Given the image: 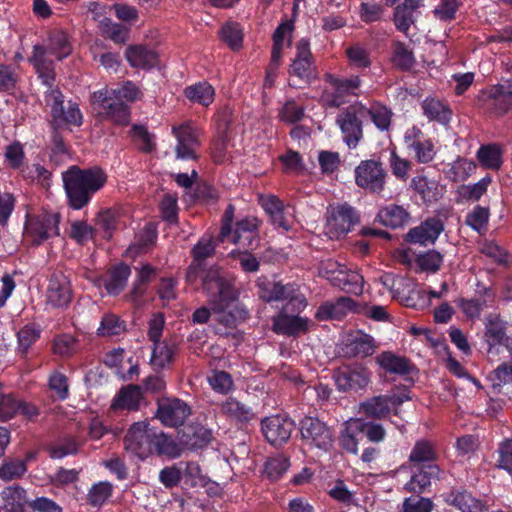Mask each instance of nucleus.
Listing matches in <instances>:
<instances>
[{
  "mask_svg": "<svg viewBox=\"0 0 512 512\" xmlns=\"http://www.w3.org/2000/svg\"><path fill=\"white\" fill-rule=\"evenodd\" d=\"M202 290L207 303L214 313H224L232 309L220 320L227 327L249 318V310L239 304L240 290L236 287V278L223 268L213 265L202 276Z\"/></svg>",
  "mask_w": 512,
  "mask_h": 512,
  "instance_id": "nucleus-1",
  "label": "nucleus"
},
{
  "mask_svg": "<svg viewBox=\"0 0 512 512\" xmlns=\"http://www.w3.org/2000/svg\"><path fill=\"white\" fill-rule=\"evenodd\" d=\"M108 176L100 166L81 168L70 166L62 172L67 205L73 210L87 207L93 196L107 183Z\"/></svg>",
  "mask_w": 512,
  "mask_h": 512,
  "instance_id": "nucleus-2",
  "label": "nucleus"
},
{
  "mask_svg": "<svg viewBox=\"0 0 512 512\" xmlns=\"http://www.w3.org/2000/svg\"><path fill=\"white\" fill-rule=\"evenodd\" d=\"M29 61L33 65L41 83L47 87V90L44 92V100L46 105L50 107L51 117L56 121L65 120L64 108L67 106L64 105L63 93L55 86V64L46 57V48L43 45H34Z\"/></svg>",
  "mask_w": 512,
  "mask_h": 512,
  "instance_id": "nucleus-3",
  "label": "nucleus"
},
{
  "mask_svg": "<svg viewBox=\"0 0 512 512\" xmlns=\"http://www.w3.org/2000/svg\"><path fill=\"white\" fill-rule=\"evenodd\" d=\"M259 297L267 302L285 301V304L278 311L286 314L300 315L308 306L306 296L299 287L293 283L282 284L281 282H268L258 280Z\"/></svg>",
  "mask_w": 512,
  "mask_h": 512,
  "instance_id": "nucleus-4",
  "label": "nucleus"
},
{
  "mask_svg": "<svg viewBox=\"0 0 512 512\" xmlns=\"http://www.w3.org/2000/svg\"><path fill=\"white\" fill-rule=\"evenodd\" d=\"M323 80L326 86L321 100L328 108H339L348 103L351 97H358L363 82L359 75L345 78L333 73H325Z\"/></svg>",
  "mask_w": 512,
  "mask_h": 512,
  "instance_id": "nucleus-5",
  "label": "nucleus"
},
{
  "mask_svg": "<svg viewBox=\"0 0 512 512\" xmlns=\"http://www.w3.org/2000/svg\"><path fill=\"white\" fill-rule=\"evenodd\" d=\"M64 117L65 120L59 121H56L51 117L50 121L51 132L49 160L54 164H60L66 157L70 156V146L64 140V137L60 132V128L63 125L79 127L83 123V115L77 102H73L71 100L67 102V107L64 108Z\"/></svg>",
  "mask_w": 512,
  "mask_h": 512,
  "instance_id": "nucleus-6",
  "label": "nucleus"
},
{
  "mask_svg": "<svg viewBox=\"0 0 512 512\" xmlns=\"http://www.w3.org/2000/svg\"><path fill=\"white\" fill-rule=\"evenodd\" d=\"M289 85L293 88H304L317 79L318 70L315 58L310 49V41L301 38L296 43V53L288 68Z\"/></svg>",
  "mask_w": 512,
  "mask_h": 512,
  "instance_id": "nucleus-7",
  "label": "nucleus"
},
{
  "mask_svg": "<svg viewBox=\"0 0 512 512\" xmlns=\"http://www.w3.org/2000/svg\"><path fill=\"white\" fill-rule=\"evenodd\" d=\"M91 103L102 120H109L119 126L129 124L130 107L115 94L114 89L102 88L94 91Z\"/></svg>",
  "mask_w": 512,
  "mask_h": 512,
  "instance_id": "nucleus-8",
  "label": "nucleus"
},
{
  "mask_svg": "<svg viewBox=\"0 0 512 512\" xmlns=\"http://www.w3.org/2000/svg\"><path fill=\"white\" fill-rule=\"evenodd\" d=\"M371 371L362 363L343 364L333 371L335 385L340 392L364 391L371 382Z\"/></svg>",
  "mask_w": 512,
  "mask_h": 512,
  "instance_id": "nucleus-9",
  "label": "nucleus"
},
{
  "mask_svg": "<svg viewBox=\"0 0 512 512\" xmlns=\"http://www.w3.org/2000/svg\"><path fill=\"white\" fill-rule=\"evenodd\" d=\"M156 429L150 427L146 421L133 423L127 430L123 443L127 452L145 460L152 455L153 440Z\"/></svg>",
  "mask_w": 512,
  "mask_h": 512,
  "instance_id": "nucleus-10",
  "label": "nucleus"
},
{
  "mask_svg": "<svg viewBox=\"0 0 512 512\" xmlns=\"http://www.w3.org/2000/svg\"><path fill=\"white\" fill-rule=\"evenodd\" d=\"M60 219L59 213L43 210L27 217L25 231L34 245H41L44 241L59 235Z\"/></svg>",
  "mask_w": 512,
  "mask_h": 512,
  "instance_id": "nucleus-11",
  "label": "nucleus"
},
{
  "mask_svg": "<svg viewBox=\"0 0 512 512\" xmlns=\"http://www.w3.org/2000/svg\"><path fill=\"white\" fill-rule=\"evenodd\" d=\"M299 431L302 441L309 447L328 451L333 444V431L317 417L305 416L300 420Z\"/></svg>",
  "mask_w": 512,
  "mask_h": 512,
  "instance_id": "nucleus-12",
  "label": "nucleus"
},
{
  "mask_svg": "<svg viewBox=\"0 0 512 512\" xmlns=\"http://www.w3.org/2000/svg\"><path fill=\"white\" fill-rule=\"evenodd\" d=\"M387 172L383 163L374 159L363 160L355 168V182L370 193L381 194L386 184Z\"/></svg>",
  "mask_w": 512,
  "mask_h": 512,
  "instance_id": "nucleus-13",
  "label": "nucleus"
},
{
  "mask_svg": "<svg viewBox=\"0 0 512 512\" xmlns=\"http://www.w3.org/2000/svg\"><path fill=\"white\" fill-rule=\"evenodd\" d=\"M327 279L333 286L341 290L359 296L364 291V278L357 271L347 270L344 265L338 262H328L324 268Z\"/></svg>",
  "mask_w": 512,
  "mask_h": 512,
  "instance_id": "nucleus-14",
  "label": "nucleus"
},
{
  "mask_svg": "<svg viewBox=\"0 0 512 512\" xmlns=\"http://www.w3.org/2000/svg\"><path fill=\"white\" fill-rule=\"evenodd\" d=\"M362 117L365 115L360 112V105H350L343 109L336 118L343 141L350 149L356 148L363 138Z\"/></svg>",
  "mask_w": 512,
  "mask_h": 512,
  "instance_id": "nucleus-15",
  "label": "nucleus"
},
{
  "mask_svg": "<svg viewBox=\"0 0 512 512\" xmlns=\"http://www.w3.org/2000/svg\"><path fill=\"white\" fill-rule=\"evenodd\" d=\"M296 425L287 415H272L261 420L264 438L274 447H281L290 439Z\"/></svg>",
  "mask_w": 512,
  "mask_h": 512,
  "instance_id": "nucleus-16",
  "label": "nucleus"
},
{
  "mask_svg": "<svg viewBox=\"0 0 512 512\" xmlns=\"http://www.w3.org/2000/svg\"><path fill=\"white\" fill-rule=\"evenodd\" d=\"M404 144L408 151L413 152V158L419 164L430 163L436 155L433 140L416 125L405 131Z\"/></svg>",
  "mask_w": 512,
  "mask_h": 512,
  "instance_id": "nucleus-17",
  "label": "nucleus"
},
{
  "mask_svg": "<svg viewBox=\"0 0 512 512\" xmlns=\"http://www.w3.org/2000/svg\"><path fill=\"white\" fill-rule=\"evenodd\" d=\"M260 225L261 221L258 218L245 217L236 222L234 229L228 236L229 240L238 245L241 250H257L261 242Z\"/></svg>",
  "mask_w": 512,
  "mask_h": 512,
  "instance_id": "nucleus-18",
  "label": "nucleus"
},
{
  "mask_svg": "<svg viewBox=\"0 0 512 512\" xmlns=\"http://www.w3.org/2000/svg\"><path fill=\"white\" fill-rule=\"evenodd\" d=\"M190 414L189 405L179 398H163L157 401L156 417L167 427L183 425Z\"/></svg>",
  "mask_w": 512,
  "mask_h": 512,
  "instance_id": "nucleus-19",
  "label": "nucleus"
},
{
  "mask_svg": "<svg viewBox=\"0 0 512 512\" xmlns=\"http://www.w3.org/2000/svg\"><path fill=\"white\" fill-rule=\"evenodd\" d=\"M314 323L308 317L278 312L272 317V331L277 335L299 337L306 334Z\"/></svg>",
  "mask_w": 512,
  "mask_h": 512,
  "instance_id": "nucleus-20",
  "label": "nucleus"
},
{
  "mask_svg": "<svg viewBox=\"0 0 512 512\" xmlns=\"http://www.w3.org/2000/svg\"><path fill=\"white\" fill-rule=\"evenodd\" d=\"M443 501L460 512H486L488 504L485 500L477 498L464 487H452L442 495Z\"/></svg>",
  "mask_w": 512,
  "mask_h": 512,
  "instance_id": "nucleus-21",
  "label": "nucleus"
},
{
  "mask_svg": "<svg viewBox=\"0 0 512 512\" xmlns=\"http://www.w3.org/2000/svg\"><path fill=\"white\" fill-rule=\"evenodd\" d=\"M327 214V226L337 236L347 234L359 222L356 210L347 203L331 206Z\"/></svg>",
  "mask_w": 512,
  "mask_h": 512,
  "instance_id": "nucleus-22",
  "label": "nucleus"
},
{
  "mask_svg": "<svg viewBox=\"0 0 512 512\" xmlns=\"http://www.w3.org/2000/svg\"><path fill=\"white\" fill-rule=\"evenodd\" d=\"M410 479L404 485V490L412 494L421 495L428 492L432 481L439 480L442 470L439 465H409Z\"/></svg>",
  "mask_w": 512,
  "mask_h": 512,
  "instance_id": "nucleus-23",
  "label": "nucleus"
},
{
  "mask_svg": "<svg viewBox=\"0 0 512 512\" xmlns=\"http://www.w3.org/2000/svg\"><path fill=\"white\" fill-rule=\"evenodd\" d=\"M495 303V292L491 287L478 283L474 297L470 299L460 298L457 302L458 307L466 315L467 318H479L481 312L493 307Z\"/></svg>",
  "mask_w": 512,
  "mask_h": 512,
  "instance_id": "nucleus-24",
  "label": "nucleus"
},
{
  "mask_svg": "<svg viewBox=\"0 0 512 512\" xmlns=\"http://www.w3.org/2000/svg\"><path fill=\"white\" fill-rule=\"evenodd\" d=\"M444 230V223L436 216L428 217L418 226L411 228L404 240L421 246L433 245Z\"/></svg>",
  "mask_w": 512,
  "mask_h": 512,
  "instance_id": "nucleus-25",
  "label": "nucleus"
},
{
  "mask_svg": "<svg viewBox=\"0 0 512 512\" xmlns=\"http://www.w3.org/2000/svg\"><path fill=\"white\" fill-rule=\"evenodd\" d=\"M172 134L177 139L175 146L177 159L196 160L198 158L196 149L200 145L196 129L189 124H182L172 127Z\"/></svg>",
  "mask_w": 512,
  "mask_h": 512,
  "instance_id": "nucleus-26",
  "label": "nucleus"
},
{
  "mask_svg": "<svg viewBox=\"0 0 512 512\" xmlns=\"http://www.w3.org/2000/svg\"><path fill=\"white\" fill-rule=\"evenodd\" d=\"M47 303L54 308H67L72 300L70 281L63 273H53L46 290Z\"/></svg>",
  "mask_w": 512,
  "mask_h": 512,
  "instance_id": "nucleus-27",
  "label": "nucleus"
},
{
  "mask_svg": "<svg viewBox=\"0 0 512 512\" xmlns=\"http://www.w3.org/2000/svg\"><path fill=\"white\" fill-rule=\"evenodd\" d=\"M377 348L378 345L371 335L357 331L347 337L342 350L345 357L364 359L371 356Z\"/></svg>",
  "mask_w": 512,
  "mask_h": 512,
  "instance_id": "nucleus-28",
  "label": "nucleus"
},
{
  "mask_svg": "<svg viewBox=\"0 0 512 512\" xmlns=\"http://www.w3.org/2000/svg\"><path fill=\"white\" fill-rule=\"evenodd\" d=\"M125 57L131 67L141 70H151L159 63L157 51L144 44L129 45Z\"/></svg>",
  "mask_w": 512,
  "mask_h": 512,
  "instance_id": "nucleus-29",
  "label": "nucleus"
},
{
  "mask_svg": "<svg viewBox=\"0 0 512 512\" xmlns=\"http://www.w3.org/2000/svg\"><path fill=\"white\" fill-rule=\"evenodd\" d=\"M143 400V389L140 385L129 384L122 387L112 400L113 411H138Z\"/></svg>",
  "mask_w": 512,
  "mask_h": 512,
  "instance_id": "nucleus-30",
  "label": "nucleus"
},
{
  "mask_svg": "<svg viewBox=\"0 0 512 512\" xmlns=\"http://www.w3.org/2000/svg\"><path fill=\"white\" fill-rule=\"evenodd\" d=\"M410 186L427 206L436 203L443 196L444 189L439 181L425 175L414 176Z\"/></svg>",
  "mask_w": 512,
  "mask_h": 512,
  "instance_id": "nucleus-31",
  "label": "nucleus"
},
{
  "mask_svg": "<svg viewBox=\"0 0 512 512\" xmlns=\"http://www.w3.org/2000/svg\"><path fill=\"white\" fill-rule=\"evenodd\" d=\"M376 363L387 373L400 376L410 375L416 371L415 365L405 356H399L391 351H383L376 357Z\"/></svg>",
  "mask_w": 512,
  "mask_h": 512,
  "instance_id": "nucleus-32",
  "label": "nucleus"
},
{
  "mask_svg": "<svg viewBox=\"0 0 512 512\" xmlns=\"http://www.w3.org/2000/svg\"><path fill=\"white\" fill-rule=\"evenodd\" d=\"M421 110L428 121L437 122L443 126L450 123L453 115L449 104L436 97H426L421 102Z\"/></svg>",
  "mask_w": 512,
  "mask_h": 512,
  "instance_id": "nucleus-33",
  "label": "nucleus"
},
{
  "mask_svg": "<svg viewBox=\"0 0 512 512\" xmlns=\"http://www.w3.org/2000/svg\"><path fill=\"white\" fill-rule=\"evenodd\" d=\"M438 459L439 452L436 445L427 439H420L415 442L410 451L408 465H438Z\"/></svg>",
  "mask_w": 512,
  "mask_h": 512,
  "instance_id": "nucleus-34",
  "label": "nucleus"
},
{
  "mask_svg": "<svg viewBox=\"0 0 512 512\" xmlns=\"http://www.w3.org/2000/svg\"><path fill=\"white\" fill-rule=\"evenodd\" d=\"M409 220V212L403 206L397 204H388L381 207L375 217V222L391 229L401 228Z\"/></svg>",
  "mask_w": 512,
  "mask_h": 512,
  "instance_id": "nucleus-35",
  "label": "nucleus"
},
{
  "mask_svg": "<svg viewBox=\"0 0 512 512\" xmlns=\"http://www.w3.org/2000/svg\"><path fill=\"white\" fill-rule=\"evenodd\" d=\"M131 275L130 267L125 263L113 266L102 280V284L109 295L117 296L126 287Z\"/></svg>",
  "mask_w": 512,
  "mask_h": 512,
  "instance_id": "nucleus-36",
  "label": "nucleus"
},
{
  "mask_svg": "<svg viewBox=\"0 0 512 512\" xmlns=\"http://www.w3.org/2000/svg\"><path fill=\"white\" fill-rule=\"evenodd\" d=\"M390 60L396 69L403 72L410 71L416 64L413 50L400 40L392 41Z\"/></svg>",
  "mask_w": 512,
  "mask_h": 512,
  "instance_id": "nucleus-37",
  "label": "nucleus"
},
{
  "mask_svg": "<svg viewBox=\"0 0 512 512\" xmlns=\"http://www.w3.org/2000/svg\"><path fill=\"white\" fill-rule=\"evenodd\" d=\"M184 96L191 102L208 107L214 102L215 89L207 81H200L184 88Z\"/></svg>",
  "mask_w": 512,
  "mask_h": 512,
  "instance_id": "nucleus-38",
  "label": "nucleus"
},
{
  "mask_svg": "<svg viewBox=\"0 0 512 512\" xmlns=\"http://www.w3.org/2000/svg\"><path fill=\"white\" fill-rule=\"evenodd\" d=\"M359 412L366 418L384 419L391 413L387 395H377L360 403Z\"/></svg>",
  "mask_w": 512,
  "mask_h": 512,
  "instance_id": "nucleus-39",
  "label": "nucleus"
},
{
  "mask_svg": "<svg viewBox=\"0 0 512 512\" xmlns=\"http://www.w3.org/2000/svg\"><path fill=\"white\" fill-rule=\"evenodd\" d=\"M354 305V300L349 297H340L336 303L325 302L318 307L315 319L317 321L341 319L345 315L344 309H351Z\"/></svg>",
  "mask_w": 512,
  "mask_h": 512,
  "instance_id": "nucleus-40",
  "label": "nucleus"
},
{
  "mask_svg": "<svg viewBox=\"0 0 512 512\" xmlns=\"http://www.w3.org/2000/svg\"><path fill=\"white\" fill-rule=\"evenodd\" d=\"M46 54L54 55L58 60H63L72 52L71 43L66 32L60 29L50 31L47 39Z\"/></svg>",
  "mask_w": 512,
  "mask_h": 512,
  "instance_id": "nucleus-41",
  "label": "nucleus"
},
{
  "mask_svg": "<svg viewBox=\"0 0 512 512\" xmlns=\"http://www.w3.org/2000/svg\"><path fill=\"white\" fill-rule=\"evenodd\" d=\"M213 439L210 429L202 426H189L183 432L182 443L190 450H198L206 447Z\"/></svg>",
  "mask_w": 512,
  "mask_h": 512,
  "instance_id": "nucleus-42",
  "label": "nucleus"
},
{
  "mask_svg": "<svg viewBox=\"0 0 512 512\" xmlns=\"http://www.w3.org/2000/svg\"><path fill=\"white\" fill-rule=\"evenodd\" d=\"M4 158L6 167L24 174L29 167L24 151V146L21 142L15 140L8 144L4 150Z\"/></svg>",
  "mask_w": 512,
  "mask_h": 512,
  "instance_id": "nucleus-43",
  "label": "nucleus"
},
{
  "mask_svg": "<svg viewBox=\"0 0 512 512\" xmlns=\"http://www.w3.org/2000/svg\"><path fill=\"white\" fill-rule=\"evenodd\" d=\"M360 112L364 113V115H368L371 118L373 124L380 131H388L393 117L392 110L386 105L381 104L380 102H373L370 108L360 104Z\"/></svg>",
  "mask_w": 512,
  "mask_h": 512,
  "instance_id": "nucleus-44",
  "label": "nucleus"
},
{
  "mask_svg": "<svg viewBox=\"0 0 512 512\" xmlns=\"http://www.w3.org/2000/svg\"><path fill=\"white\" fill-rule=\"evenodd\" d=\"M154 453L158 456L175 459L181 456L182 448L172 436L156 431L152 446V454Z\"/></svg>",
  "mask_w": 512,
  "mask_h": 512,
  "instance_id": "nucleus-45",
  "label": "nucleus"
},
{
  "mask_svg": "<svg viewBox=\"0 0 512 512\" xmlns=\"http://www.w3.org/2000/svg\"><path fill=\"white\" fill-rule=\"evenodd\" d=\"M221 409L225 415L241 424H247L255 417L250 406L233 397H228L223 402Z\"/></svg>",
  "mask_w": 512,
  "mask_h": 512,
  "instance_id": "nucleus-46",
  "label": "nucleus"
},
{
  "mask_svg": "<svg viewBox=\"0 0 512 512\" xmlns=\"http://www.w3.org/2000/svg\"><path fill=\"white\" fill-rule=\"evenodd\" d=\"M485 336L488 341L494 345H505V341L510 338L506 335L507 323L500 318L499 314L490 313L485 318Z\"/></svg>",
  "mask_w": 512,
  "mask_h": 512,
  "instance_id": "nucleus-47",
  "label": "nucleus"
},
{
  "mask_svg": "<svg viewBox=\"0 0 512 512\" xmlns=\"http://www.w3.org/2000/svg\"><path fill=\"white\" fill-rule=\"evenodd\" d=\"M476 169L475 162L457 156V158L443 169L446 178L451 182H460L466 180Z\"/></svg>",
  "mask_w": 512,
  "mask_h": 512,
  "instance_id": "nucleus-48",
  "label": "nucleus"
},
{
  "mask_svg": "<svg viewBox=\"0 0 512 512\" xmlns=\"http://www.w3.org/2000/svg\"><path fill=\"white\" fill-rule=\"evenodd\" d=\"M41 333V326L35 322L24 325L16 333L17 348L22 357L27 356L29 349L40 339Z\"/></svg>",
  "mask_w": 512,
  "mask_h": 512,
  "instance_id": "nucleus-49",
  "label": "nucleus"
},
{
  "mask_svg": "<svg viewBox=\"0 0 512 512\" xmlns=\"http://www.w3.org/2000/svg\"><path fill=\"white\" fill-rule=\"evenodd\" d=\"M349 67L362 71L372 64L370 50L360 43H354L345 50Z\"/></svg>",
  "mask_w": 512,
  "mask_h": 512,
  "instance_id": "nucleus-50",
  "label": "nucleus"
},
{
  "mask_svg": "<svg viewBox=\"0 0 512 512\" xmlns=\"http://www.w3.org/2000/svg\"><path fill=\"white\" fill-rule=\"evenodd\" d=\"M46 451L52 459H62L69 455H76L79 452L80 444L75 437L64 436L54 443L46 446Z\"/></svg>",
  "mask_w": 512,
  "mask_h": 512,
  "instance_id": "nucleus-51",
  "label": "nucleus"
},
{
  "mask_svg": "<svg viewBox=\"0 0 512 512\" xmlns=\"http://www.w3.org/2000/svg\"><path fill=\"white\" fill-rule=\"evenodd\" d=\"M219 37L233 51H239L243 46V29L238 22L222 25Z\"/></svg>",
  "mask_w": 512,
  "mask_h": 512,
  "instance_id": "nucleus-52",
  "label": "nucleus"
},
{
  "mask_svg": "<svg viewBox=\"0 0 512 512\" xmlns=\"http://www.w3.org/2000/svg\"><path fill=\"white\" fill-rule=\"evenodd\" d=\"M126 331V322L114 313L103 315L100 325L97 329V335L100 337L119 336Z\"/></svg>",
  "mask_w": 512,
  "mask_h": 512,
  "instance_id": "nucleus-53",
  "label": "nucleus"
},
{
  "mask_svg": "<svg viewBox=\"0 0 512 512\" xmlns=\"http://www.w3.org/2000/svg\"><path fill=\"white\" fill-rule=\"evenodd\" d=\"M134 144L143 153H151L155 150V136L151 134L147 127L141 124H133L129 131Z\"/></svg>",
  "mask_w": 512,
  "mask_h": 512,
  "instance_id": "nucleus-54",
  "label": "nucleus"
},
{
  "mask_svg": "<svg viewBox=\"0 0 512 512\" xmlns=\"http://www.w3.org/2000/svg\"><path fill=\"white\" fill-rule=\"evenodd\" d=\"M476 156L485 168L499 169L502 165V151L497 144L482 145Z\"/></svg>",
  "mask_w": 512,
  "mask_h": 512,
  "instance_id": "nucleus-55",
  "label": "nucleus"
},
{
  "mask_svg": "<svg viewBox=\"0 0 512 512\" xmlns=\"http://www.w3.org/2000/svg\"><path fill=\"white\" fill-rule=\"evenodd\" d=\"M415 264L419 272L436 273L443 264V255L437 250L431 249L418 254L415 258Z\"/></svg>",
  "mask_w": 512,
  "mask_h": 512,
  "instance_id": "nucleus-56",
  "label": "nucleus"
},
{
  "mask_svg": "<svg viewBox=\"0 0 512 512\" xmlns=\"http://www.w3.org/2000/svg\"><path fill=\"white\" fill-rule=\"evenodd\" d=\"M254 250L233 249L229 256L239 263L241 271L244 273H257L260 270V260L253 253Z\"/></svg>",
  "mask_w": 512,
  "mask_h": 512,
  "instance_id": "nucleus-57",
  "label": "nucleus"
},
{
  "mask_svg": "<svg viewBox=\"0 0 512 512\" xmlns=\"http://www.w3.org/2000/svg\"><path fill=\"white\" fill-rule=\"evenodd\" d=\"M492 179L489 175L481 178L474 184L462 185L458 189L460 197L466 201L476 202L487 192L488 186L491 184Z\"/></svg>",
  "mask_w": 512,
  "mask_h": 512,
  "instance_id": "nucleus-58",
  "label": "nucleus"
},
{
  "mask_svg": "<svg viewBox=\"0 0 512 512\" xmlns=\"http://www.w3.org/2000/svg\"><path fill=\"white\" fill-rule=\"evenodd\" d=\"M293 29L294 23L292 20L283 21L277 26L272 35L273 44L271 56H273V58H282L285 36H291Z\"/></svg>",
  "mask_w": 512,
  "mask_h": 512,
  "instance_id": "nucleus-59",
  "label": "nucleus"
},
{
  "mask_svg": "<svg viewBox=\"0 0 512 512\" xmlns=\"http://www.w3.org/2000/svg\"><path fill=\"white\" fill-rule=\"evenodd\" d=\"M113 493L111 483L99 482L94 484L87 494V503L92 507H101Z\"/></svg>",
  "mask_w": 512,
  "mask_h": 512,
  "instance_id": "nucleus-60",
  "label": "nucleus"
},
{
  "mask_svg": "<svg viewBox=\"0 0 512 512\" xmlns=\"http://www.w3.org/2000/svg\"><path fill=\"white\" fill-rule=\"evenodd\" d=\"M96 228L102 232V238L110 240L117 228V217L111 209L102 210L96 217Z\"/></svg>",
  "mask_w": 512,
  "mask_h": 512,
  "instance_id": "nucleus-61",
  "label": "nucleus"
},
{
  "mask_svg": "<svg viewBox=\"0 0 512 512\" xmlns=\"http://www.w3.org/2000/svg\"><path fill=\"white\" fill-rule=\"evenodd\" d=\"M290 467V459L284 454H277L265 463V473L273 481L278 480Z\"/></svg>",
  "mask_w": 512,
  "mask_h": 512,
  "instance_id": "nucleus-62",
  "label": "nucleus"
},
{
  "mask_svg": "<svg viewBox=\"0 0 512 512\" xmlns=\"http://www.w3.org/2000/svg\"><path fill=\"white\" fill-rule=\"evenodd\" d=\"M19 73L13 65L0 64V92L10 95L14 93L18 86Z\"/></svg>",
  "mask_w": 512,
  "mask_h": 512,
  "instance_id": "nucleus-63",
  "label": "nucleus"
},
{
  "mask_svg": "<svg viewBox=\"0 0 512 512\" xmlns=\"http://www.w3.org/2000/svg\"><path fill=\"white\" fill-rule=\"evenodd\" d=\"M433 507L434 504L430 498L415 494L404 499L401 512H431Z\"/></svg>",
  "mask_w": 512,
  "mask_h": 512,
  "instance_id": "nucleus-64",
  "label": "nucleus"
}]
</instances>
